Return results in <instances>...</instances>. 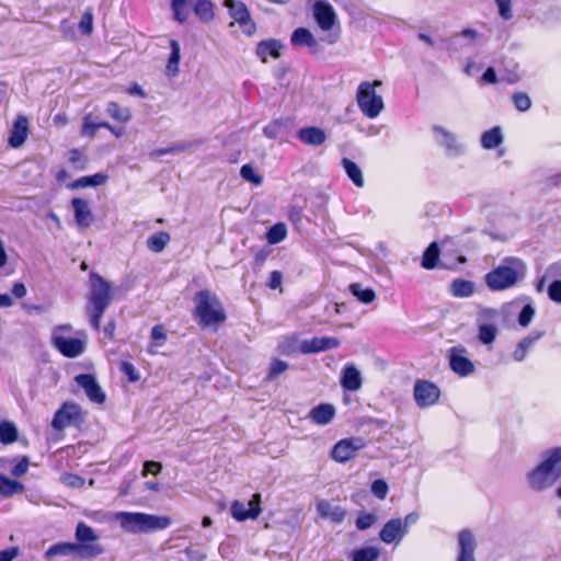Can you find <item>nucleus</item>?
I'll use <instances>...</instances> for the list:
<instances>
[{"label": "nucleus", "instance_id": "obj_1", "mask_svg": "<svg viewBox=\"0 0 561 561\" xmlns=\"http://www.w3.org/2000/svg\"><path fill=\"white\" fill-rule=\"evenodd\" d=\"M113 300L110 282L100 274L91 272L89 276V294L85 312L91 327L99 331L101 319Z\"/></svg>", "mask_w": 561, "mask_h": 561}, {"label": "nucleus", "instance_id": "obj_2", "mask_svg": "<svg viewBox=\"0 0 561 561\" xmlns=\"http://www.w3.org/2000/svg\"><path fill=\"white\" fill-rule=\"evenodd\" d=\"M526 272L527 267L523 260L506 256L496 267L486 273L485 285L493 291H502L516 286L525 278Z\"/></svg>", "mask_w": 561, "mask_h": 561}, {"label": "nucleus", "instance_id": "obj_3", "mask_svg": "<svg viewBox=\"0 0 561 561\" xmlns=\"http://www.w3.org/2000/svg\"><path fill=\"white\" fill-rule=\"evenodd\" d=\"M561 477V447L545 451L542 461L527 473L531 490L541 492L551 488Z\"/></svg>", "mask_w": 561, "mask_h": 561}, {"label": "nucleus", "instance_id": "obj_4", "mask_svg": "<svg viewBox=\"0 0 561 561\" xmlns=\"http://www.w3.org/2000/svg\"><path fill=\"white\" fill-rule=\"evenodd\" d=\"M193 302V317L201 328H210L226 321L227 316L222 302L209 289L197 291Z\"/></svg>", "mask_w": 561, "mask_h": 561}, {"label": "nucleus", "instance_id": "obj_5", "mask_svg": "<svg viewBox=\"0 0 561 561\" xmlns=\"http://www.w3.org/2000/svg\"><path fill=\"white\" fill-rule=\"evenodd\" d=\"M116 520L119 522L124 530L133 534H147L163 530L172 524V519L169 516L138 512H118L116 514Z\"/></svg>", "mask_w": 561, "mask_h": 561}, {"label": "nucleus", "instance_id": "obj_6", "mask_svg": "<svg viewBox=\"0 0 561 561\" xmlns=\"http://www.w3.org/2000/svg\"><path fill=\"white\" fill-rule=\"evenodd\" d=\"M378 85H381V81L362 82L357 90L358 107L369 118L377 117L383 108L382 98L375 91Z\"/></svg>", "mask_w": 561, "mask_h": 561}, {"label": "nucleus", "instance_id": "obj_7", "mask_svg": "<svg viewBox=\"0 0 561 561\" xmlns=\"http://www.w3.org/2000/svg\"><path fill=\"white\" fill-rule=\"evenodd\" d=\"M79 553L82 557L92 558L103 553L101 546H78L72 542H58L50 546L44 557L46 560H53L56 557H66Z\"/></svg>", "mask_w": 561, "mask_h": 561}, {"label": "nucleus", "instance_id": "obj_8", "mask_svg": "<svg viewBox=\"0 0 561 561\" xmlns=\"http://www.w3.org/2000/svg\"><path fill=\"white\" fill-rule=\"evenodd\" d=\"M500 317V312L493 308H482L478 311V337L483 344H491L497 335V327L495 321Z\"/></svg>", "mask_w": 561, "mask_h": 561}, {"label": "nucleus", "instance_id": "obj_9", "mask_svg": "<svg viewBox=\"0 0 561 561\" xmlns=\"http://www.w3.org/2000/svg\"><path fill=\"white\" fill-rule=\"evenodd\" d=\"M70 330V325H60L53 333L54 346L66 357H77L84 351V344L81 340L75 337H65L57 334L58 331Z\"/></svg>", "mask_w": 561, "mask_h": 561}, {"label": "nucleus", "instance_id": "obj_10", "mask_svg": "<svg viewBox=\"0 0 561 561\" xmlns=\"http://www.w3.org/2000/svg\"><path fill=\"white\" fill-rule=\"evenodd\" d=\"M436 144L445 149L448 157H458L463 152V145L458 137L443 126L435 125L432 127Z\"/></svg>", "mask_w": 561, "mask_h": 561}, {"label": "nucleus", "instance_id": "obj_11", "mask_svg": "<svg viewBox=\"0 0 561 561\" xmlns=\"http://www.w3.org/2000/svg\"><path fill=\"white\" fill-rule=\"evenodd\" d=\"M261 494L254 493L251 500L245 504L234 501L231 504V515L234 519L243 522L247 519H256L261 514Z\"/></svg>", "mask_w": 561, "mask_h": 561}, {"label": "nucleus", "instance_id": "obj_12", "mask_svg": "<svg viewBox=\"0 0 561 561\" xmlns=\"http://www.w3.org/2000/svg\"><path fill=\"white\" fill-rule=\"evenodd\" d=\"M413 394L420 408L434 405L440 396L439 388L428 380H417L414 385Z\"/></svg>", "mask_w": 561, "mask_h": 561}, {"label": "nucleus", "instance_id": "obj_13", "mask_svg": "<svg viewBox=\"0 0 561 561\" xmlns=\"http://www.w3.org/2000/svg\"><path fill=\"white\" fill-rule=\"evenodd\" d=\"M365 447V442L360 437L345 438L336 443L332 449V458L339 462H345L352 459L355 454Z\"/></svg>", "mask_w": 561, "mask_h": 561}, {"label": "nucleus", "instance_id": "obj_14", "mask_svg": "<svg viewBox=\"0 0 561 561\" xmlns=\"http://www.w3.org/2000/svg\"><path fill=\"white\" fill-rule=\"evenodd\" d=\"M224 5L228 9L230 16L243 27V33L251 35L255 32V25L251 21L248 8L243 2L225 0Z\"/></svg>", "mask_w": 561, "mask_h": 561}, {"label": "nucleus", "instance_id": "obj_15", "mask_svg": "<svg viewBox=\"0 0 561 561\" xmlns=\"http://www.w3.org/2000/svg\"><path fill=\"white\" fill-rule=\"evenodd\" d=\"M80 419V407L72 402H66L55 413L51 426L61 431L65 427L75 424Z\"/></svg>", "mask_w": 561, "mask_h": 561}, {"label": "nucleus", "instance_id": "obj_16", "mask_svg": "<svg viewBox=\"0 0 561 561\" xmlns=\"http://www.w3.org/2000/svg\"><path fill=\"white\" fill-rule=\"evenodd\" d=\"M466 350L463 347H451L449 350V367L460 377H467L474 371L473 363L465 356Z\"/></svg>", "mask_w": 561, "mask_h": 561}, {"label": "nucleus", "instance_id": "obj_17", "mask_svg": "<svg viewBox=\"0 0 561 561\" xmlns=\"http://www.w3.org/2000/svg\"><path fill=\"white\" fill-rule=\"evenodd\" d=\"M76 382L84 389L88 398L94 403H103L106 399L94 376L90 374H80L76 377Z\"/></svg>", "mask_w": 561, "mask_h": 561}, {"label": "nucleus", "instance_id": "obj_18", "mask_svg": "<svg viewBox=\"0 0 561 561\" xmlns=\"http://www.w3.org/2000/svg\"><path fill=\"white\" fill-rule=\"evenodd\" d=\"M405 535L407 529L403 526L401 518H392L388 520L379 533V537L385 543L399 542Z\"/></svg>", "mask_w": 561, "mask_h": 561}, {"label": "nucleus", "instance_id": "obj_19", "mask_svg": "<svg viewBox=\"0 0 561 561\" xmlns=\"http://www.w3.org/2000/svg\"><path fill=\"white\" fill-rule=\"evenodd\" d=\"M340 346V341L336 337H313L305 340L300 343V353L311 354L336 348Z\"/></svg>", "mask_w": 561, "mask_h": 561}, {"label": "nucleus", "instance_id": "obj_20", "mask_svg": "<svg viewBox=\"0 0 561 561\" xmlns=\"http://www.w3.org/2000/svg\"><path fill=\"white\" fill-rule=\"evenodd\" d=\"M458 546L459 551L457 556V561H476L474 551H476V539L473 534L463 529L458 535Z\"/></svg>", "mask_w": 561, "mask_h": 561}, {"label": "nucleus", "instance_id": "obj_21", "mask_svg": "<svg viewBox=\"0 0 561 561\" xmlns=\"http://www.w3.org/2000/svg\"><path fill=\"white\" fill-rule=\"evenodd\" d=\"M291 45L296 48H307L311 54H319L324 46L333 45L334 37H290Z\"/></svg>", "mask_w": 561, "mask_h": 561}, {"label": "nucleus", "instance_id": "obj_22", "mask_svg": "<svg viewBox=\"0 0 561 561\" xmlns=\"http://www.w3.org/2000/svg\"><path fill=\"white\" fill-rule=\"evenodd\" d=\"M71 206L76 224L82 229L89 228L94 220L89 203L85 199L76 197L71 201Z\"/></svg>", "mask_w": 561, "mask_h": 561}, {"label": "nucleus", "instance_id": "obj_23", "mask_svg": "<svg viewBox=\"0 0 561 561\" xmlns=\"http://www.w3.org/2000/svg\"><path fill=\"white\" fill-rule=\"evenodd\" d=\"M313 14L317 23L323 31H330L335 23V12L328 2H317L313 8Z\"/></svg>", "mask_w": 561, "mask_h": 561}, {"label": "nucleus", "instance_id": "obj_24", "mask_svg": "<svg viewBox=\"0 0 561 561\" xmlns=\"http://www.w3.org/2000/svg\"><path fill=\"white\" fill-rule=\"evenodd\" d=\"M297 139L308 146H321L327 140L325 131L316 126L302 127L296 133Z\"/></svg>", "mask_w": 561, "mask_h": 561}, {"label": "nucleus", "instance_id": "obj_25", "mask_svg": "<svg viewBox=\"0 0 561 561\" xmlns=\"http://www.w3.org/2000/svg\"><path fill=\"white\" fill-rule=\"evenodd\" d=\"M317 512L320 517L330 519L333 523L340 524L346 516V511L340 505H333L327 500H321L317 504Z\"/></svg>", "mask_w": 561, "mask_h": 561}, {"label": "nucleus", "instance_id": "obj_26", "mask_svg": "<svg viewBox=\"0 0 561 561\" xmlns=\"http://www.w3.org/2000/svg\"><path fill=\"white\" fill-rule=\"evenodd\" d=\"M341 386L348 391H357L362 387V376L355 366L346 365L343 368Z\"/></svg>", "mask_w": 561, "mask_h": 561}, {"label": "nucleus", "instance_id": "obj_27", "mask_svg": "<svg viewBox=\"0 0 561 561\" xmlns=\"http://www.w3.org/2000/svg\"><path fill=\"white\" fill-rule=\"evenodd\" d=\"M28 122L25 116H19L14 122L9 144L13 148L22 146L27 137Z\"/></svg>", "mask_w": 561, "mask_h": 561}, {"label": "nucleus", "instance_id": "obj_28", "mask_svg": "<svg viewBox=\"0 0 561 561\" xmlns=\"http://www.w3.org/2000/svg\"><path fill=\"white\" fill-rule=\"evenodd\" d=\"M282 48L283 45L279 41L270 38L257 44L256 54L263 62H266L268 57L278 58Z\"/></svg>", "mask_w": 561, "mask_h": 561}, {"label": "nucleus", "instance_id": "obj_29", "mask_svg": "<svg viewBox=\"0 0 561 561\" xmlns=\"http://www.w3.org/2000/svg\"><path fill=\"white\" fill-rule=\"evenodd\" d=\"M335 415V408L330 403H321L310 411V419L319 425L329 424Z\"/></svg>", "mask_w": 561, "mask_h": 561}, {"label": "nucleus", "instance_id": "obj_30", "mask_svg": "<svg viewBox=\"0 0 561 561\" xmlns=\"http://www.w3.org/2000/svg\"><path fill=\"white\" fill-rule=\"evenodd\" d=\"M543 336L542 331H535L524 337L517 344L515 351L513 352V358L515 362H522L527 355L528 350L541 337Z\"/></svg>", "mask_w": 561, "mask_h": 561}, {"label": "nucleus", "instance_id": "obj_31", "mask_svg": "<svg viewBox=\"0 0 561 561\" xmlns=\"http://www.w3.org/2000/svg\"><path fill=\"white\" fill-rule=\"evenodd\" d=\"M95 531L88 526L85 523L80 522L76 528V539L78 546H100L95 541L98 540Z\"/></svg>", "mask_w": 561, "mask_h": 561}, {"label": "nucleus", "instance_id": "obj_32", "mask_svg": "<svg viewBox=\"0 0 561 561\" xmlns=\"http://www.w3.org/2000/svg\"><path fill=\"white\" fill-rule=\"evenodd\" d=\"M170 55L167 64V75L169 77H176L180 72L181 46L178 41H170Z\"/></svg>", "mask_w": 561, "mask_h": 561}, {"label": "nucleus", "instance_id": "obj_33", "mask_svg": "<svg viewBox=\"0 0 561 561\" xmlns=\"http://www.w3.org/2000/svg\"><path fill=\"white\" fill-rule=\"evenodd\" d=\"M450 293L454 297L467 298L474 293V283L471 280L457 278L450 284Z\"/></svg>", "mask_w": 561, "mask_h": 561}, {"label": "nucleus", "instance_id": "obj_34", "mask_svg": "<svg viewBox=\"0 0 561 561\" xmlns=\"http://www.w3.org/2000/svg\"><path fill=\"white\" fill-rule=\"evenodd\" d=\"M108 176L104 173H95L93 175L81 176L71 184L69 187L72 190L83 188L88 186H99L107 181Z\"/></svg>", "mask_w": 561, "mask_h": 561}, {"label": "nucleus", "instance_id": "obj_35", "mask_svg": "<svg viewBox=\"0 0 561 561\" xmlns=\"http://www.w3.org/2000/svg\"><path fill=\"white\" fill-rule=\"evenodd\" d=\"M171 237L165 231H159L151 234L147 239V248L154 253H160L164 250L167 244L170 242Z\"/></svg>", "mask_w": 561, "mask_h": 561}, {"label": "nucleus", "instance_id": "obj_36", "mask_svg": "<svg viewBox=\"0 0 561 561\" xmlns=\"http://www.w3.org/2000/svg\"><path fill=\"white\" fill-rule=\"evenodd\" d=\"M24 490V485L16 481L9 479L8 477L0 474V495L3 497L12 496Z\"/></svg>", "mask_w": 561, "mask_h": 561}, {"label": "nucleus", "instance_id": "obj_37", "mask_svg": "<svg viewBox=\"0 0 561 561\" xmlns=\"http://www.w3.org/2000/svg\"><path fill=\"white\" fill-rule=\"evenodd\" d=\"M288 124L289 121L287 118L274 119L263 128V134L270 139H277L283 135Z\"/></svg>", "mask_w": 561, "mask_h": 561}, {"label": "nucleus", "instance_id": "obj_38", "mask_svg": "<svg viewBox=\"0 0 561 561\" xmlns=\"http://www.w3.org/2000/svg\"><path fill=\"white\" fill-rule=\"evenodd\" d=\"M106 113L116 122L128 123L131 119V112L128 107H122L112 101L106 105Z\"/></svg>", "mask_w": 561, "mask_h": 561}, {"label": "nucleus", "instance_id": "obj_39", "mask_svg": "<svg viewBox=\"0 0 561 561\" xmlns=\"http://www.w3.org/2000/svg\"><path fill=\"white\" fill-rule=\"evenodd\" d=\"M503 141V136L500 127H493L484 131L481 136V145L485 149H494Z\"/></svg>", "mask_w": 561, "mask_h": 561}, {"label": "nucleus", "instance_id": "obj_40", "mask_svg": "<svg viewBox=\"0 0 561 561\" xmlns=\"http://www.w3.org/2000/svg\"><path fill=\"white\" fill-rule=\"evenodd\" d=\"M342 165L347 174V176L352 180V182L357 186L362 187L364 185V178L362 170L359 167L348 158L342 159Z\"/></svg>", "mask_w": 561, "mask_h": 561}, {"label": "nucleus", "instance_id": "obj_41", "mask_svg": "<svg viewBox=\"0 0 561 561\" xmlns=\"http://www.w3.org/2000/svg\"><path fill=\"white\" fill-rule=\"evenodd\" d=\"M193 10L203 22H208L214 18V4L209 0H197Z\"/></svg>", "mask_w": 561, "mask_h": 561}, {"label": "nucleus", "instance_id": "obj_42", "mask_svg": "<svg viewBox=\"0 0 561 561\" xmlns=\"http://www.w3.org/2000/svg\"><path fill=\"white\" fill-rule=\"evenodd\" d=\"M439 256V249L436 242H432L423 253L422 267L432 270L436 267Z\"/></svg>", "mask_w": 561, "mask_h": 561}, {"label": "nucleus", "instance_id": "obj_43", "mask_svg": "<svg viewBox=\"0 0 561 561\" xmlns=\"http://www.w3.org/2000/svg\"><path fill=\"white\" fill-rule=\"evenodd\" d=\"M350 291L363 304H370L376 298L371 288H364L359 283L351 284Z\"/></svg>", "mask_w": 561, "mask_h": 561}, {"label": "nucleus", "instance_id": "obj_44", "mask_svg": "<svg viewBox=\"0 0 561 561\" xmlns=\"http://www.w3.org/2000/svg\"><path fill=\"white\" fill-rule=\"evenodd\" d=\"M18 428L12 422L2 421L0 422V442L2 444H12L16 440Z\"/></svg>", "mask_w": 561, "mask_h": 561}, {"label": "nucleus", "instance_id": "obj_45", "mask_svg": "<svg viewBox=\"0 0 561 561\" xmlns=\"http://www.w3.org/2000/svg\"><path fill=\"white\" fill-rule=\"evenodd\" d=\"M188 1L190 0H172L171 9L175 21L184 23L187 20L190 15Z\"/></svg>", "mask_w": 561, "mask_h": 561}, {"label": "nucleus", "instance_id": "obj_46", "mask_svg": "<svg viewBox=\"0 0 561 561\" xmlns=\"http://www.w3.org/2000/svg\"><path fill=\"white\" fill-rule=\"evenodd\" d=\"M286 236H287L286 225L283 222H278L268 229V231L266 233V239H267L268 243L277 244V243L282 242L286 238Z\"/></svg>", "mask_w": 561, "mask_h": 561}, {"label": "nucleus", "instance_id": "obj_47", "mask_svg": "<svg viewBox=\"0 0 561 561\" xmlns=\"http://www.w3.org/2000/svg\"><path fill=\"white\" fill-rule=\"evenodd\" d=\"M379 550L375 547H365L353 551L352 561H376Z\"/></svg>", "mask_w": 561, "mask_h": 561}, {"label": "nucleus", "instance_id": "obj_48", "mask_svg": "<svg viewBox=\"0 0 561 561\" xmlns=\"http://www.w3.org/2000/svg\"><path fill=\"white\" fill-rule=\"evenodd\" d=\"M278 350L284 355L295 354L296 352H300V342L295 335L285 336L278 343Z\"/></svg>", "mask_w": 561, "mask_h": 561}, {"label": "nucleus", "instance_id": "obj_49", "mask_svg": "<svg viewBox=\"0 0 561 561\" xmlns=\"http://www.w3.org/2000/svg\"><path fill=\"white\" fill-rule=\"evenodd\" d=\"M512 100H513L514 106L520 112H526L531 106L530 98L528 96V94H526L524 92L514 93L512 96Z\"/></svg>", "mask_w": 561, "mask_h": 561}, {"label": "nucleus", "instance_id": "obj_50", "mask_svg": "<svg viewBox=\"0 0 561 561\" xmlns=\"http://www.w3.org/2000/svg\"><path fill=\"white\" fill-rule=\"evenodd\" d=\"M240 175L242 176V179H244L245 181H249L255 185H260L263 181L262 176L259 175L254 169L252 168V165L250 164H243L240 169Z\"/></svg>", "mask_w": 561, "mask_h": 561}, {"label": "nucleus", "instance_id": "obj_51", "mask_svg": "<svg viewBox=\"0 0 561 561\" xmlns=\"http://www.w3.org/2000/svg\"><path fill=\"white\" fill-rule=\"evenodd\" d=\"M377 520V516L375 514H371V513H362L355 524H356V527L357 529L359 530H366L368 528H370Z\"/></svg>", "mask_w": 561, "mask_h": 561}, {"label": "nucleus", "instance_id": "obj_52", "mask_svg": "<svg viewBox=\"0 0 561 561\" xmlns=\"http://www.w3.org/2000/svg\"><path fill=\"white\" fill-rule=\"evenodd\" d=\"M535 316V309L531 305H525L518 314V323L520 327L526 328L530 324Z\"/></svg>", "mask_w": 561, "mask_h": 561}, {"label": "nucleus", "instance_id": "obj_53", "mask_svg": "<svg viewBox=\"0 0 561 561\" xmlns=\"http://www.w3.org/2000/svg\"><path fill=\"white\" fill-rule=\"evenodd\" d=\"M506 75L502 77V80L508 83H515L519 79L518 73V65L513 60H510L507 65H505Z\"/></svg>", "mask_w": 561, "mask_h": 561}, {"label": "nucleus", "instance_id": "obj_54", "mask_svg": "<svg viewBox=\"0 0 561 561\" xmlns=\"http://www.w3.org/2000/svg\"><path fill=\"white\" fill-rule=\"evenodd\" d=\"M388 491V484L382 479H377L371 483V493L379 500L386 499Z\"/></svg>", "mask_w": 561, "mask_h": 561}, {"label": "nucleus", "instance_id": "obj_55", "mask_svg": "<svg viewBox=\"0 0 561 561\" xmlns=\"http://www.w3.org/2000/svg\"><path fill=\"white\" fill-rule=\"evenodd\" d=\"M79 30L82 34H90L93 31V15L91 11H85L80 21Z\"/></svg>", "mask_w": 561, "mask_h": 561}, {"label": "nucleus", "instance_id": "obj_56", "mask_svg": "<svg viewBox=\"0 0 561 561\" xmlns=\"http://www.w3.org/2000/svg\"><path fill=\"white\" fill-rule=\"evenodd\" d=\"M288 364L280 359H275L271 364L270 371H268V378L275 379L277 376L283 374L285 370H287Z\"/></svg>", "mask_w": 561, "mask_h": 561}, {"label": "nucleus", "instance_id": "obj_57", "mask_svg": "<svg viewBox=\"0 0 561 561\" xmlns=\"http://www.w3.org/2000/svg\"><path fill=\"white\" fill-rule=\"evenodd\" d=\"M151 339L154 346H161L165 342L167 334L162 325L157 324L151 329Z\"/></svg>", "mask_w": 561, "mask_h": 561}, {"label": "nucleus", "instance_id": "obj_58", "mask_svg": "<svg viewBox=\"0 0 561 561\" xmlns=\"http://www.w3.org/2000/svg\"><path fill=\"white\" fill-rule=\"evenodd\" d=\"M549 298L558 304H561V280L554 279L548 287Z\"/></svg>", "mask_w": 561, "mask_h": 561}, {"label": "nucleus", "instance_id": "obj_59", "mask_svg": "<svg viewBox=\"0 0 561 561\" xmlns=\"http://www.w3.org/2000/svg\"><path fill=\"white\" fill-rule=\"evenodd\" d=\"M121 370L128 377L129 381L136 382L139 380V374L131 363L123 362L121 365Z\"/></svg>", "mask_w": 561, "mask_h": 561}, {"label": "nucleus", "instance_id": "obj_60", "mask_svg": "<svg viewBox=\"0 0 561 561\" xmlns=\"http://www.w3.org/2000/svg\"><path fill=\"white\" fill-rule=\"evenodd\" d=\"M500 15L508 20L512 18L511 0H496Z\"/></svg>", "mask_w": 561, "mask_h": 561}, {"label": "nucleus", "instance_id": "obj_61", "mask_svg": "<svg viewBox=\"0 0 561 561\" xmlns=\"http://www.w3.org/2000/svg\"><path fill=\"white\" fill-rule=\"evenodd\" d=\"M98 122H92L90 115L84 117L82 134L85 136H93L99 126H95Z\"/></svg>", "mask_w": 561, "mask_h": 561}, {"label": "nucleus", "instance_id": "obj_62", "mask_svg": "<svg viewBox=\"0 0 561 561\" xmlns=\"http://www.w3.org/2000/svg\"><path fill=\"white\" fill-rule=\"evenodd\" d=\"M28 469V459L27 458H23L22 460H20L11 470V473L14 476V477H21L23 474L26 473Z\"/></svg>", "mask_w": 561, "mask_h": 561}, {"label": "nucleus", "instance_id": "obj_63", "mask_svg": "<svg viewBox=\"0 0 561 561\" xmlns=\"http://www.w3.org/2000/svg\"><path fill=\"white\" fill-rule=\"evenodd\" d=\"M162 470V465L157 461H146L144 463V476L148 473L158 474Z\"/></svg>", "mask_w": 561, "mask_h": 561}, {"label": "nucleus", "instance_id": "obj_64", "mask_svg": "<svg viewBox=\"0 0 561 561\" xmlns=\"http://www.w3.org/2000/svg\"><path fill=\"white\" fill-rule=\"evenodd\" d=\"M545 273L549 278L561 277V262L551 264L550 266H548Z\"/></svg>", "mask_w": 561, "mask_h": 561}]
</instances>
